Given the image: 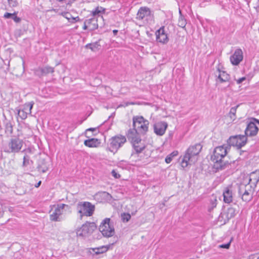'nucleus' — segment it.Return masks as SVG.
<instances>
[{
  "label": "nucleus",
  "instance_id": "f257e3e1",
  "mask_svg": "<svg viewBox=\"0 0 259 259\" xmlns=\"http://www.w3.org/2000/svg\"><path fill=\"white\" fill-rule=\"evenodd\" d=\"M227 154V147L224 145L215 148L213 154L211 156V160L213 162L212 171L217 172L228 168L231 162L225 160Z\"/></svg>",
  "mask_w": 259,
  "mask_h": 259
},
{
  "label": "nucleus",
  "instance_id": "f03ea898",
  "mask_svg": "<svg viewBox=\"0 0 259 259\" xmlns=\"http://www.w3.org/2000/svg\"><path fill=\"white\" fill-rule=\"evenodd\" d=\"M76 209L81 219L83 216H92L94 212L95 207L90 202H79L77 204Z\"/></svg>",
  "mask_w": 259,
  "mask_h": 259
},
{
  "label": "nucleus",
  "instance_id": "7ed1b4c3",
  "mask_svg": "<svg viewBox=\"0 0 259 259\" xmlns=\"http://www.w3.org/2000/svg\"><path fill=\"white\" fill-rule=\"evenodd\" d=\"M99 230L104 237L113 236L115 233L114 223L111 221L110 219L105 218L101 223Z\"/></svg>",
  "mask_w": 259,
  "mask_h": 259
},
{
  "label": "nucleus",
  "instance_id": "20e7f679",
  "mask_svg": "<svg viewBox=\"0 0 259 259\" xmlns=\"http://www.w3.org/2000/svg\"><path fill=\"white\" fill-rule=\"evenodd\" d=\"M65 208L69 209L70 206L65 204H58L54 205L52 208V213L50 215V219L54 222H60L62 221V214Z\"/></svg>",
  "mask_w": 259,
  "mask_h": 259
},
{
  "label": "nucleus",
  "instance_id": "39448f33",
  "mask_svg": "<svg viewBox=\"0 0 259 259\" xmlns=\"http://www.w3.org/2000/svg\"><path fill=\"white\" fill-rule=\"evenodd\" d=\"M126 142L125 136L121 135H118L112 137L109 139V150L115 153L121 148Z\"/></svg>",
  "mask_w": 259,
  "mask_h": 259
},
{
  "label": "nucleus",
  "instance_id": "423d86ee",
  "mask_svg": "<svg viewBox=\"0 0 259 259\" xmlns=\"http://www.w3.org/2000/svg\"><path fill=\"white\" fill-rule=\"evenodd\" d=\"M238 193L243 201L249 202L252 198L251 187L249 184H239L237 185Z\"/></svg>",
  "mask_w": 259,
  "mask_h": 259
},
{
  "label": "nucleus",
  "instance_id": "0eeeda50",
  "mask_svg": "<svg viewBox=\"0 0 259 259\" xmlns=\"http://www.w3.org/2000/svg\"><path fill=\"white\" fill-rule=\"evenodd\" d=\"M247 126L245 130V135L246 137H253L257 135L258 128L256 124H259V120L255 118H251L248 119L246 121Z\"/></svg>",
  "mask_w": 259,
  "mask_h": 259
},
{
  "label": "nucleus",
  "instance_id": "6e6552de",
  "mask_svg": "<svg viewBox=\"0 0 259 259\" xmlns=\"http://www.w3.org/2000/svg\"><path fill=\"white\" fill-rule=\"evenodd\" d=\"M96 229V226L94 223L87 222L77 229L76 235L77 236L85 238L92 234Z\"/></svg>",
  "mask_w": 259,
  "mask_h": 259
},
{
  "label": "nucleus",
  "instance_id": "1a4fd4ad",
  "mask_svg": "<svg viewBox=\"0 0 259 259\" xmlns=\"http://www.w3.org/2000/svg\"><path fill=\"white\" fill-rule=\"evenodd\" d=\"M23 143V141L18 137L12 138L8 144V152L10 153L19 152L22 147Z\"/></svg>",
  "mask_w": 259,
  "mask_h": 259
},
{
  "label": "nucleus",
  "instance_id": "9d476101",
  "mask_svg": "<svg viewBox=\"0 0 259 259\" xmlns=\"http://www.w3.org/2000/svg\"><path fill=\"white\" fill-rule=\"evenodd\" d=\"M131 143L132 144L133 147L135 151V153L134 152L132 153V157L135 156L137 154L141 153L146 148V145L142 142L141 138L135 140Z\"/></svg>",
  "mask_w": 259,
  "mask_h": 259
},
{
  "label": "nucleus",
  "instance_id": "9b49d317",
  "mask_svg": "<svg viewBox=\"0 0 259 259\" xmlns=\"http://www.w3.org/2000/svg\"><path fill=\"white\" fill-rule=\"evenodd\" d=\"M201 149L202 146L200 144L189 147L185 154V159H190L192 156L198 155Z\"/></svg>",
  "mask_w": 259,
  "mask_h": 259
},
{
  "label": "nucleus",
  "instance_id": "f8f14e48",
  "mask_svg": "<svg viewBox=\"0 0 259 259\" xmlns=\"http://www.w3.org/2000/svg\"><path fill=\"white\" fill-rule=\"evenodd\" d=\"M243 52L241 49H236L230 57V61L234 65H238L243 60Z\"/></svg>",
  "mask_w": 259,
  "mask_h": 259
},
{
  "label": "nucleus",
  "instance_id": "ddd939ff",
  "mask_svg": "<svg viewBox=\"0 0 259 259\" xmlns=\"http://www.w3.org/2000/svg\"><path fill=\"white\" fill-rule=\"evenodd\" d=\"M156 40L163 44H166L168 41L167 34L165 32L164 27H160L155 32Z\"/></svg>",
  "mask_w": 259,
  "mask_h": 259
},
{
  "label": "nucleus",
  "instance_id": "4468645a",
  "mask_svg": "<svg viewBox=\"0 0 259 259\" xmlns=\"http://www.w3.org/2000/svg\"><path fill=\"white\" fill-rule=\"evenodd\" d=\"M168 124L165 121H160L154 125V133L158 136H162L165 132Z\"/></svg>",
  "mask_w": 259,
  "mask_h": 259
},
{
  "label": "nucleus",
  "instance_id": "2eb2a0df",
  "mask_svg": "<svg viewBox=\"0 0 259 259\" xmlns=\"http://www.w3.org/2000/svg\"><path fill=\"white\" fill-rule=\"evenodd\" d=\"M218 74H215L217 83L228 82L230 79V76L225 71H221L218 68Z\"/></svg>",
  "mask_w": 259,
  "mask_h": 259
},
{
  "label": "nucleus",
  "instance_id": "dca6fc26",
  "mask_svg": "<svg viewBox=\"0 0 259 259\" xmlns=\"http://www.w3.org/2000/svg\"><path fill=\"white\" fill-rule=\"evenodd\" d=\"M150 9L146 7H141L137 14V19L138 20H143L151 15Z\"/></svg>",
  "mask_w": 259,
  "mask_h": 259
},
{
  "label": "nucleus",
  "instance_id": "f3484780",
  "mask_svg": "<svg viewBox=\"0 0 259 259\" xmlns=\"http://www.w3.org/2000/svg\"><path fill=\"white\" fill-rule=\"evenodd\" d=\"M54 72V68L46 66L44 67L39 68L36 70L35 73L40 77L43 75H46L49 73H52Z\"/></svg>",
  "mask_w": 259,
  "mask_h": 259
},
{
  "label": "nucleus",
  "instance_id": "a211bd4d",
  "mask_svg": "<svg viewBox=\"0 0 259 259\" xmlns=\"http://www.w3.org/2000/svg\"><path fill=\"white\" fill-rule=\"evenodd\" d=\"M3 124L5 128V133L7 136H11L13 134V125L12 121L5 117L3 120Z\"/></svg>",
  "mask_w": 259,
  "mask_h": 259
},
{
  "label": "nucleus",
  "instance_id": "6ab92c4d",
  "mask_svg": "<svg viewBox=\"0 0 259 259\" xmlns=\"http://www.w3.org/2000/svg\"><path fill=\"white\" fill-rule=\"evenodd\" d=\"M139 132L135 128L133 127V128L128 130L126 134V137L127 139L132 142L135 140L140 138L139 137Z\"/></svg>",
  "mask_w": 259,
  "mask_h": 259
},
{
  "label": "nucleus",
  "instance_id": "aec40b11",
  "mask_svg": "<svg viewBox=\"0 0 259 259\" xmlns=\"http://www.w3.org/2000/svg\"><path fill=\"white\" fill-rule=\"evenodd\" d=\"M49 163L44 159H40L38 161L37 168L38 171L43 173L47 172L49 169Z\"/></svg>",
  "mask_w": 259,
  "mask_h": 259
},
{
  "label": "nucleus",
  "instance_id": "412c9836",
  "mask_svg": "<svg viewBox=\"0 0 259 259\" xmlns=\"http://www.w3.org/2000/svg\"><path fill=\"white\" fill-rule=\"evenodd\" d=\"M224 201L225 203H230L233 200L232 191L230 188L226 187L223 192Z\"/></svg>",
  "mask_w": 259,
  "mask_h": 259
},
{
  "label": "nucleus",
  "instance_id": "4be33fe9",
  "mask_svg": "<svg viewBox=\"0 0 259 259\" xmlns=\"http://www.w3.org/2000/svg\"><path fill=\"white\" fill-rule=\"evenodd\" d=\"M89 26V30L90 31H94L98 28V20L96 18L93 17L86 19Z\"/></svg>",
  "mask_w": 259,
  "mask_h": 259
},
{
  "label": "nucleus",
  "instance_id": "5701e85b",
  "mask_svg": "<svg viewBox=\"0 0 259 259\" xmlns=\"http://www.w3.org/2000/svg\"><path fill=\"white\" fill-rule=\"evenodd\" d=\"M61 15L67 19L69 22L71 23H75V22L80 21V18L78 16L75 17H73L69 12H62L61 13Z\"/></svg>",
  "mask_w": 259,
  "mask_h": 259
},
{
  "label": "nucleus",
  "instance_id": "b1692460",
  "mask_svg": "<svg viewBox=\"0 0 259 259\" xmlns=\"http://www.w3.org/2000/svg\"><path fill=\"white\" fill-rule=\"evenodd\" d=\"M145 120L143 116H134L133 118V127L138 129Z\"/></svg>",
  "mask_w": 259,
  "mask_h": 259
},
{
  "label": "nucleus",
  "instance_id": "393cba45",
  "mask_svg": "<svg viewBox=\"0 0 259 259\" xmlns=\"http://www.w3.org/2000/svg\"><path fill=\"white\" fill-rule=\"evenodd\" d=\"M100 144L99 140L97 139L92 138L89 140H86L84 141L85 146L88 147H96Z\"/></svg>",
  "mask_w": 259,
  "mask_h": 259
},
{
  "label": "nucleus",
  "instance_id": "a878e982",
  "mask_svg": "<svg viewBox=\"0 0 259 259\" xmlns=\"http://www.w3.org/2000/svg\"><path fill=\"white\" fill-rule=\"evenodd\" d=\"M149 121L146 120L140 125L138 129H136L140 134H145L148 130Z\"/></svg>",
  "mask_w": 259,
  "mask_h": 259
},
{
  "label": "nucleus",
  "instance_id": "bb28decb",
  "mask_svg": "<svg viewBox=\"0 0 259 259\" xmlns=\"http://www.w3.org/2000/svg\"><path fill=\"white\" fill-rule=\"evenodd\" d=\"M237 142H238V149L242 148L244 146L247 142V138L245 135H237Z\"/></svg>",
  "mask_w": 259,
  "mask_h": 259
},
{
  "label": "nucleus",
  "instance_id": "cd10ccee",
  "mask_svg": "<svg viewBox=\"0 0 259 259\" xmlns=\"http://www.w3.org/2000/svg\"><path fill=\"white\" fill-rule=\"evenodd\" d=\"M237 140V135H236L230 137L228 140L227 142L229 146H235L238 148V142Z\"/></svg>",
  "mask_w": 259,
  "mask_h": 259
},
{
  "label": "nucleus",
  "instance_id": "c85d7f7f",
  "mask_svg": "<svg viewBox=\"0 0 259 259\" xmlns=\"http://www.w3.org/2000/svg\"><path fill=\"white\" fill-rule=\"evenodd\" d=\"M85 48L87 49H90L93 51L96 52V51L99 50L100 45L98 44V42H96L95 43L88 44L86 45Z\"/></svg>",
  "mask_w": 259,
  "mask_h": 259
},
{
  "label": "nucleus",
  "instance_id": "c756f323",
  "mask_svg": "<svg viewBox=\"0 0 259 259\" xmlns=\"http://www.w3.org/2000/svg\"><path fill=\"white\" fill-rule=\"evenodd\" d=\"M34 103L33 102H28L25 103L24 105L23 109H22L23 111L27 112L28 114L31 113V110L32 109Z\"/></svg>",
  "mask_w": 259,
  "mask_h": 259
},
{
  "label": "nucleus",
  "instance_id": "7c9ffc66",
  "mask_svg": "<svg viewBox=\"0 0 259 259\" xmlns=\"http://www.w3.org/2000/svg\"><path fill=\"white\" fill-rule=\"evenodd\" d=\"M105 9L102 7H97L94 10L92 11V15L93 16H99L101 14L105 13Z\"/></svg>",
  "mask_w": 259,
  "mask_h": 259
},
{
  "label": "nucleus",
  "instance_id": "2f4dec72",
  "mask_svg": "<svg viewBox=\"0 0 259 259\" xmlns=\"http://www.w3.org/2000/svg\"><path fill=\"white\" fill-rule=\"evenodd\" d=\"M33 163V161L30 159V157L27 155H25L23 157V161L22 163V166L26 167L28 165H30Z\"/></svg>",
  "mask_w": 259,
  "mask_h": 259
},
{
  "label": "nucleus",
  "instance_id": "473e14b6",
  "mask_svg": "<svg viewBox=\"0 0 259 259\" xmlns=\"http://www.w3.org/2000/svg\"><path fill=\"white\" fill-rule=\"evenodd\" d=\"M178 154V152L177 151H175L174 152H172V153H171L170 154H169L168 155H167L165 159V161L166 163H169L171 161H172V159L173 158V157L177 156Z\"/></svg>",
  "mask_w": 259,
  "mask_h": 259
},
{
  "label": "nucleus",
  "instance_id": "72a5a7b5",
  "mask_svg": "<svg viewBox=\"0 0 259 259\" xmlns=\"http://www.w3.org/2000/svg\"><path fill=\"white\" fill-rule=\"evenodd\" d=\"M186 20L184 17L182 15L180 16L178 23V26L182 28H184L186 26Z\"/></svg>",
  "mask_w": 259,
  "mask_h": 259
},
{
  "label": "nucleus",
  "instance_id": "f704fd0d",
  "mask_svg": "<svg viewBox=\"0 0 259 259\" xmlns=\"http://www.w3.org/2000/svg\"><path fill=\"white\" fill-rule=\"evenodd\" d=\"M238 106H236L235 107H232L230 109V111L229 112V115L231 118H233L235 116L236 110Z\"/></svg>",
  "mask_w": 259,
  "mask_h": 259
},
{
  "label": "nucleus",
  "instance_id": "c9c22d12",
  "mask_svg": "<svg viewBox=\"0 0 259 259\" xmlns=\"http://www.w3.org/2000/svg\"><path fill=\"white\" fill-rule=\"evenodd\" d=\"M131 216L129 213L121 214V219L123 222H127L131 219Z\"/></svg>",
  "mask_w": 259,
  "mask_h": 259
},
{
  "label": "nucleus",
  "instance_id": "e433bc0d",
  "mask_svg": "<svg viewBox=\"0 0 259 259\" xmlns=\"http://www.w3.org/2000/svg\"><path fill=\"white\" fill-rule=\"evenodd\" d=\"M28 114V113L26 112L25 111H24L22 110H19L18 112V115L22 119H25Z\"/></svg>",
  "mask_w": 259,
  "mask_h": 259
},
{
  "label": "nucleus",
  "instance_id": "4c0bfd02",
  "mask_svg": "<svg viewBox=\"0 0 259 259\" xmlns=\"http://www.w3.org/2000/svg\"><path fill=\"white\" fill-rule=\"evenodd\" d=\"M8 4L11 7H16L18 6V2L16 0H7Z\"/></svg>",
  "mask_w": 259,
  "mask_h": 259
},
{
  "label": "nucleus",
  "instance_id": "58836bf2",
  "mask_svg": "<svg viewBox=\"0 0 259 259\" xmlns=\"http://www.w3.org/2000/svg\"><path fill=\"white\" fill-rule=\"evenodd\" d=\"M190 159H185V155H184L183 159L181 162V165L183 168L187 167L188 165V161Z\"/></svg>",
  "mask_w": 259,
  "mask_h": 259
},
{
  "label": "nucleus",
  "instance_id": "ea45409f",
  "mask_svg": "<svg viewBox=\"0 0 259 259\" xmlns=\"http://www.w3.org/2000/svg\"><path fill=\"white\" fill-rule=\"evenodd\" d=\"M14 14H17V13L14 12L13 13H10L7 12L4 14V17L6 19H9V18L12 19V17Z\"/></svg>",
  "mask_w": 259,
  "mask_h": 259
},
{
  "label": "nucleus",
  "instance_id": "a19ab883",
  "mask_svg": "<svg viewBox=\"0 0 259 259\" xmlns=\"http://www.w3.org/2000/svg\"><path fill=\"white\" fill-rule=\"evenodd\" d=\"M228 214H230V218H232L235 216V209L233 208H229L228 209Z\"/></svg>",
  "mask_w": 259,
  "mask_h": 259
},
{
  "label": "nucleus",
  "instance_id": "79ce46f5",
  "mask_svg": "<svg viewBox=\"0 0 259 259\" xmlns=\"http://www.w3.org/2000/svg\"><path fill=\"white\" fill-rule=\"evenodd\" d=\"M230 244H231V241L226 244H221V245H219V247L228 249V248H229V247L230 246Z\"/></svg>",
  "mask_w": 259,
  "mask_h": 259
},
{
  "label": "nucleus",
  "instance_id": "37998d69",
  "mask_svg": "<svg viewBox=\"0 0 259 259\" xmlns=\"http://www.w3.org/2000/svg\"><path fill=\"white\" fill-rule=\"evenodd\" d=\"M17 14H14L12 17V19L16 23H19L21 21V18L16 16Z\"/></svg>",
  "mask_w": 259,
  "mask_h": 259
},
{
  "label": "nucleus",
  "instance_id": "c03bdc74",
  "mask_svg": "<svg viewBox=\"0 0 259 259\" xmlns=\"http://www.w3.org/2000/svg\"><path fill=\"white\" fill-rule=\"evenodd\" d=\"M111 174L112 176H113L116 179L119 178L120 177V175L117 173L115 170H112Z\"/></svg>",
  "mask_w": 259,
  "mask_h": 259
},
{
  "label": "nucleus",
  "instance_id": "a18cd8bd",
  "mask_svg": "<svg viewBox=\"0 0 259 259\" xmlns=\"http://www.w3.org/2000/svg\"><path fill=\"white\" fill-rule=\"evenodd\" d=\"M104 248V247H103L101 248H97L98 251L95 252L96 254H98L104 252V251H106L107 250L105 249V250H103L102 249Z\"/></svg>",
  "mask_w": 259,
  "mask_h": 259
},
{
  "label": "nucleus",
  "instance_id": "49530a36",
  "mask_svg": "<svg viewBox=\"0 0 259 259\" xmlns=\"http://www.w3.org/2000/svg\"><path fill=\"white\" fill-rule=\"evenodd\" d=\"M246 79V78L245 77H242L241 78H239L237 80V83L238 84H240L242 83L244 80Z\"/></svg>",
  "mask_w": 259,
  "mask_h": 259
},
{
  "label": "nucleus",
  "instance_id": "de8ad7c7",
  "mask_svg": "<svg viewBox=\"0 0 259 259\" xmlns=\"http://www.w3.org/2000/svg\"><path fill=\"white\" fill-rule=\"evenodd\" d=\"M89 23L87 22V20H85L84 22V25H83V30H87L88 29H89V26H88V24Z\"/></svg>",
  "mask_w": 259,
  "mask_h": 259
},
{
  "label": "nucleus",
  "instance_id": "09e8293b",
  "mask_svg": "<svg viewBox=\"0 0 259 259\" xmlns=\"http://www.w3.org/2000/svg\"><path fill=\"white\" fill-rule=\"evenodd\" d=\"M97 131L96 128H89L86 130V132H88L89 131L94 132V131Z\"/></svg>",
  "mask_w": 259,
  "mask_h": 259
},
{
  "label": "nucleus",
  "instance_id": "8fccbe9b",
  "mask_svg": "<svg viewBox=\"0 0 259 259\" xmlns=\"http://www.w3.org/2000/svg\"><path fill=\"white\" fill-rule=\"evenodd\" d=\"M41 181H39L37 184H36L35 185V187H36V188L39 187L40 186V185H41Z\"/></svg>",
  "mask_w": 259,
  "mask_h": 259
},
{
  "label": "nucleus",
  "instance_id": "3c124183",
  "mask_svg": "<svg viewBox=\"0 0 259 259\" xmlns=\"http://www.w3.org/2000/svg\"><path fill=\"white\" fill-rule=\"evenodd\" d=\"M101 194H102V196H105V197L109 195V194L106 192H103L101 193Z\"/></svg>",
  "mask_w": 259,
  "mask_h": 259
},
{
  "label": "nucleus",
  "instance_id": "603ef678",
  "mask_svg": "<svg viewBox=\"0 0 259 259\" xmlns=\"http://www.w3.org/2000/svg\"><path fill=\"white\" fill-rule=\"evenodd\" d=\"M113 33L114 35H116L117 34V33H118V30H113Z\"/></svg>",
  "mask_w": 259,
  "mask_h": 259
},
{
  "label": "nucleus",
  "instance_id": "864d4df0",
  "mask_svg": "<svg viewBox=\"0 0 259 259\" xmlns=\"http://www.w3.org/2000/svg\"><path fill=\"white\" fill-rule=\"evenodd\" d=\"M179 14H180V16L182 15V12H181V11L180 9H179Z\"/></svg>",
  "mask_w": 259,
  "mask_h": 259
},
{
  "label": "nucleus",
  "instance_id": "5fc2aeb1",
  "mask_svg": "<svg viewBox=\"0 0 259 259\" xmlns=\"http://www.w3.org/2000/svg\"><path fill=\"white\" fill-rule=\"evenodd\" d=\"M50 11H55V9H52L51 10H50Z\"/></svg>",
  "mask_w": 259,
  "mask_h": 259
},
{
  "label": "nucleus",
  "instance_id": "6e6d98bb",
  "mask_svg": "<svg viewBox=\"0 0 259 259\" xmlns=\"http://www.w3.org/2000/svg\"><path fill=\"white\" fill-rule=\"evenodd\" d=\"M259 182V176H258V178L257 179V182Z\"/></svg>",
  "mask_w": 259,
  "mask_h": 259
},
{
  "label": "nucleus",
  "instance_id": "4d7b16f0",
  "mask_svg": "<svg viewBox=\"0 0 259 259\" xmlns=\"http://www.w3.org/2000/svg\"><path fill=\"white\" fill-rule=\"evenodd\" d=\"M229 87H230V84L228 85L227 87L229 88Z\"/></svg>",
  "mask_w": 259,
  "mask_h": 259
},
{
  "label": "nucleus",
  "instance_id": "13d9d810",
  "mask_svg": "<svg viewBox=\"0 0 259 259\" xmlns=\"http://www.w3.org/2000/svg\"><path fill=\"white\" fill-rule=\"evenodd\" d=\"M257 259H259V256L257 258Z\"/></svg>",
  "mask_w": 259,
  "mask_h": 259
}]
</instances>
